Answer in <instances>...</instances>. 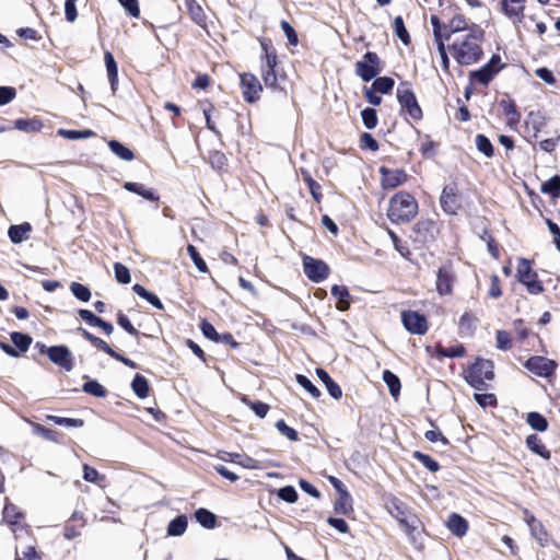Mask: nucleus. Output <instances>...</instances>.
Instances as JSON below:
<instances>
[{"mask_svg":"<svg viewBox=\"0 0 560 560\" xmlns=\"http://www.w3.org/2000/svg\"><path fill=\"white\" fill-rule=\"evenodd\" d=\"M277 495L288 502V503H294L298 500V492L292 486H285L278 490Z\"/></svg>","mask_w":560,"mask_h":560,"instance_id":"57","label":"nucleus"},{"mask_svg":"<svg viewBox=\"0 0 560 560\" xmlns=\"http://www.w3.org/2000/svg\"><path fill=\"white\" fill-rule=\"evenodd\" d=\"M108 147L114 154L124 161H131L135 158L133 152L117 140H110Z\"/></svg>","mask_w":560,"mask_h":560,"instance_id":"35","label":"nucleus"},{"mask_svg":"<svg viewBox=\"0 0 560 560\" xmlns=\"http://www.w3.org/2000/svg\"><path fill=\"white\" fill-rule=\"evenodd\" d=\"M187 253H188L189 257L191 258L192 262L195 264L196 268L200 272L208 271L207 264L205 262V260L202 259L199 252L197 250V248L194 245L187 246Z\"/></svg>","mask_w":560,"mask_h":560,"instance_id":"54","label":"nucleus"},{"mask_svg":"<svg viewBox=\"0 0 560 560\" xmlns=\"http://www.w3.org/2000/svg\"><path fill=\"white\" fill-rule=\"evenodd\" d=\"M526 446L533 453L539 455L544 459H550L551 453L548 451L542 443L541 439L537 434H530L526 438Z\"/></svg>","mask_w":560,"mask_h":560,"instance_id":"24","label":"nucleus"},{"mask_svg":"<svg viewBox=\"0 0 560 560\" xmlns=\"http://www.w3.org/2000/svg\"><path fill=\"white\" fill-rule=\"evenodd\" d=\"M383 381L387 385L389 394L394 398H397L400 394V388H401L399 377L396 374H394L392 371L384 370L383 371Z\"/></svg>","mask_w":560,"mask_h":560,"instance_id":"30","label":"nucleus"},{"mask_svg":"<svg viewBox=\"0 0 560 560\" xmlns=\"http://www.w3.org/2000/svg\"><path fill=\"white\" fill-rule=\"evenodd\" d=\"M331 295L337 300L336 308L338 311L345 312L350 307V293L347 287L332 285Z\"/></svg>","mask_w":560,"mask_h":560,"instance_id":"20","label":"nucleus"},{"mask_svg":"<svg viewBox=\"0 0 560 560\" xmlns=\"http://www.w3.org/2000/svg\"><path fill=\"white\" fill-rule=\"evenodd\" d=\"M435 231V223L432 220H419L412 226L411 237L416 243L425 244L427 242L433 240Z\"/></svg>","mask_w":560,"mask_h":560,"instance_id":"14","label":"nucleus"},{"mask_svg":"<svg viewBox=\"0 0 560 560\" xmlns=\"http://www.w3.org/2000/svg\"><path fill=\"white\" fill-rule=\"evenodd\" d=\"M475 142H476L477 149L482 154H485L487 158L493 156V145H492L491 141L489 140V138H487L485 135L479 133L476 136Z\"/></svg>","mask_w":560,"mask_h":560,"instance_id":"49","label":"nucleus"},{"mask_svg":"<svg viewBox=\"0 0 560 560\" xmlns=\"http://www.w3.org/2000/svg\"><path fill=\"white\" fill-rule=\"evenodd\" d=\"M33 431H34L35 434L40 435L45 440H48V441H51V442H55V443H59L58 436L60 434H59V432H57L55 430L48 429V428H46V427H44L42 424L36 423L33 427Z\"/></svg>","mask_w":560,"mask_h":560,"instance_id":"51","label":"nucleus"},{"mask_svg":"<svg viewBox=\"0 0 560 560\" xmlns=\"http://www.w3.org/2000/svg\"><path fill=\"white\" fill-rule=\"evenodd\" d=\"M412 456L431 472H436L440 469L439 463L435 459H433L430 455L416 451L413 452Z\"/></svg>","mask_w":560,"mask_h":560,"instance_id":"44","label":"nucleus"},{"mask_svg":"<svg viewBox=\"0 0 560 560\" xmlns=\"http://www.w3.org/2000/svg\"><path fill=\"white\" fill-rule=\"evenodd\" d=\"M120 5L132 16L138 18L140 15L138 0H118Z\"/></svg>","mask_w":560,"mask_h":560,"instance_id":"64","label":"nucleus"},{"mask_svg":"<svg viewBox=\"0 0 560 560\" xmlns=\"http://www.w3.org/2000/svg\"><path fill=\"white\" fill-rule=\"evenodd\" d=\"M361 118L366 129H374L377 126V113L372 107H366L361 112Z\"/></svg>","mask_w":560,"mask_h":560,"instance_id":"48","label":"nucleus"},{"mask_svg":"<svg viewBox=\"0 0 560 560\" xmlns=\"http://www.w3.org/2000/svg\"><path fill=\"white\" fill-rule=\"evenodd\" d=\"M14 128L23 132H37L43 128V122L36 118H20L14 121Z\"/></svg>","mask_w":560,"mask_h":560,"instance_id":"31","label":"nucleus"},{"mask_svg":"<svg viewBox=\"0 0 560 560\" xmlns=\"http://www.w3.org/2000/svg\"><path fill=\"white\" fill-rule=\"evenodd\" d=\"M493 377V363L485 359H477L465 374L466 382L477 390L487 389V381H491Z\"/></svg>","mask_w":560,"mask_h":560,"instance_id":"4","label":"nucleus"},{"mask_svg":"<svg viewBox=\"0 0 560 560\" xmlns=\"http://www.w3.org/2000/svg\"><path fill=\"white\" fill-rule=\"evenodd\" d=\"M301 175L303 176V180L306 183L308 189H310V192L312 195V197L317 201L319 202L320 201V198H322V192H320V185L314 180L311 176V174L308 173V171L304 170V168H301Z\"/></svg>","mask_w":560,"mask_h":560,"instance_id":"39","label":"nucleus"},{"mask_svg":"<svg viewBox=\"0 0 560 560\" xmlns=\"http://www.w3.org/2000/svg\"><path fill=\"white\" fill-rule=\"evenodd\" d=\"M467 27V23H466V19L464 15L462 14H457L455 15L447 25H444V28L445 30H448L447 33H450V37L455 34V33H458V32H462L464 30H466Z\"/></svg>","mask_w":560,"mask_h":560,"instance_id":"47","label":"nucleus"},{"mask_svg":"<svg viewBox=\"0 0 560 560\" xmlns=\"http://www.w3.org/2000/svg\"><path fill=\"white\" fill-rule=\"evenodd\" d=\"M525 0H501L502 11L515 24L521 23L524 18Z\"/></svg>","mask_w":560,"mask_h":560,"instance_id":"17","label":"nucleus"},{"mask_svg":"<svg viewBox=\"0 0 560 560\" xmlns=\"http://www.w3.org/2000/svg\"><path fill=\"white\" fill-rule=\"evenodd\" d=\"M298 384L302 386L313 398L320 397V390L311 382L308 377L302 374H296L295 377Z\"/></svg>","mask_w":560,"mask_h":560,"instance_id":"50","label":"nucleus"},{"mask_svg":"<svg viewBox=\"0 0 560 560\" xmlns=\"http://www.w3.org/2000/svg\"><path fill=\"white\" fill-rule=\"evenodd\" d=\"M395 85V81L389 77H378L372 83L374 91L382 94H388Z\"/></svg>","mask_w":560,"mask_h":560,"instance_id":"41","label":"nucleus"},{"mask_svg":"<svg viewBox=\"0 0 560 560\" xmlns=\"http://www.w3.org/2000/svg\"><path fill=\"white\" fill-rule=\"evenodd\" d=\"M528 425L536 431L544 432L548 429L547 419L539 412H529L526 419Z\"/></svg>","mask_w":560,"mask_h":560,"instance_id":"38","label":"nucleus"},{"mask_svg":"<svg viewBox=\"0 0 560 560\" xmlns=\"http://www.w3.org/2000/svg\"><path fill=\"white\" fill-rule=\"evenodd\" d=\"M397 100L401 110L406 112L410 118L419 121L423 117L422 109L417 101L416 94L410 89V83L401 82L397 88Z\"/></svg>","mask_w":560,"mask_h":560,"instance_id":"5","label":"nucleus"},{"mask_svg":"<svg viewBox=\"0 0 560 560\" xmlns=\"http://www.w3.org/2000/svg\"><path fill=\"white\" fill-rule=\"evenodd\" d=\"M404 327L411 334L424 335L428 331V323L424 315L415 311H404L401 313Z\"/></svg>","mask_w":560,"mask_h":560,"instance_id":"12","label":"nucleus"},{"mask_svg":"<svg viewBox=\"0 0 560 560\" xmlns=\"http://www.w3.org/2000/svg\"><path fill=\"white\" fill-rule=\"evenodd\" d=\"M264 55L260 58L261 78L265 85L270 89H277L278 79L276 72L277 52L272 47V43L268 38L259 39Z\"/></svg>","mask_w":560,"mask_h":560,"instance_id":"3","label":"nucleus"},{"mask_svg":"<svg viewBox=\"0 0 560 560\" xmlns=\"http://www.w3.org/2000/svg\"><path fill=\"white\" fill-rule=\"evenodd\" d=\"M516 279L526 287L529 294L537 295L544 291V285L538 279V275L532 269V264L526 258L518 259Z\"/></svg>","mask_w":560,"mask_h":560,"instance_id":"6","label":"nucleus"},{"mask_svg":"<svg viewBox=\"0 0 560 560\" xmlns=\"http://www.w3.org/2000/svg\"><path fill=\"white\" fill-rule=\"evenodd\" d=\"M276 428L277 430L284 436H287L290 441H298L299 440V434L298 432L289 427L284 420H278L276 422Z\"/></svg>","mask_w":560,"mask_h":560,"instance_id":"60","label":"nucleus"},{"mask_svg":"<svg viewBox=\"0 0 560 560\" xmlns=\"http://www.w3.org/2000/svg\"><path fill=\"white\" fill-rule=\"evenodd\" d=\"M438 352L441 357L445 358H460L465 354V348L463 345H457L446 348H440Z\"/></svg>","mask_w":560,"mask_h":560,"instance_id":"56","label":"nucleus"},{"mask_svg":"<svg viewBox=\"0 0 560 560\" xmlns=\"http://www.w3.org/2000/svg\"><path fill=\"white\" fill-rule=\"evenodd\" d=\"M3 520L10 524H18L22 514L18 511V508L13 504H5L3 509Z\"/></svg>","mask_w":560,"mask_h":560,"instance_id":"55","label":"nucleus"},{"mask_svg":"<svg viewBox=\"0 0 560 560\" xmlns=\"http://www.w3.org/2000/svg\"><path fill=\"white\" fill-rule=\"evenodd\" d=\"M380 172L382 174V185L386 189L396 188L407 179L402 170H388L383 166Z\"/></svg>","mask_w":560,"mask_h":560,"instance_id":"16","label":"nucleus"},{"mask_svg":"<svg viewBox=\"0 0 560 560\" xmlns=\"http://www.w3.org/2000/svg\"><path fill=\"white\" fill-rule=\"evenodd\" d=\"M418 208V201L412 195L399 191L389 200L387 217L392 223L405 224L417 215Z\"/></svg>","mask_w":560,"mask_h":560,"instance_id":"2","label":"nucleus"},{"mask_svg":"<svg viewBox=\"0 0 560 560\" xmlns=\"http://www.w3.org/2000/svg\"><path fill=\"white\" fill-rule=\"evenodd\" d=\"M187 525H188L187 516L178 515L168 523L167 535L174 536V537L182 536L186 532Z\"/></svg>","mask_w":560,"mask_h":560,"instance_id":"28","label":"nucleus"},{"mask_svg":"<svg viewBox=\"0 0 560 560\" xmlns=\"http://www.w3.org/2000/svg\"><path fill=\"white\" fill-rule=\"evenodd\" d=\"M498 72L499 69L485 65L480 69L471 71L469 78L471 81H477L482 85H488Z\"/></svg>","mask_w":560,"mask_h":560,"instance_id":"23","label":"nucleus"},{"mask_svg":"<svg viewBox=\"0 0 560 560\" xmlns=\"http://www.w3.org/2000/svg\"><path fill=\"white\" fill-rule=\"evenodd\" d=\"M131 388L138 398L144 399L149 395L150 385L143 375L136 374L131 382Z\"/></svg>","mask_w":560,"mask_h":560,"instance_id":"27","label":"nucleus"},{"mask_svg":"<svg viewBox=\"0 0 560 560\" xmlns=\"http://www.w3.org/2000/svg\"><path fill=\"white\" fill-rule=\"evenodd\" d=\"M185 5L194 22H196L198 25L205 23L203 10L196 0H185Z\"/></svg>","mask_w":560,"mask_h":560,"instance_id":"37","label":"nucleus"},{"mask_svg":"<svg viewBox=\"0 0 560 560\" xmlns=\"http://www.w3.org/2000/svg\"><path fill=\"white\" fill-rule=\"evenodd\" d=\"M70 290L79 301L88 302L91 299L90 289L82 283L72 282L70 285Z\"/></svg>","mask_w":560,"mask_h":560,"instance_id":"52","label":"nucleus"},{"mask_svg":"<svg viewBox=\"0 0 560 560\" xmlns=\"http://www.w3.org/2000/svg\"><path fill=\"white\" fill-rule=\"evenodd\" d=\"M446 524L450 532L457 537H463L467 533L468 523L457 513L451 514Z\"/></svg>","mask_w":560,"mask_h":560,"instance_id":"22","label":"nucleus"},{"mask_svg":"<svg viewBox=\"0 0 560 560\" xmlns=\"http://www.w3.org/2000/svg\"><path fill=\"white\" fill-rule=\"evenodd\" d=\"M124 188L130 192L137 194L150 201H158L159 195H156L152 189H148L144 185L140 183L126 182L124 184Z\"/></svg>","mask_w":560,"mask_h":560,"instance_id":"26","label":"nucleus"},{"mask_svg":"<svg viewBox=\"0 0 560 560\" xmlns=\"http://www.w3.org/2000/svg\"><path fill=\"white\" fill-rule=\"evenodd\" d=\"M280 27L283 31L284 35L287 36L289 44L292 46H296L299 44V37L293 26L288 21L283 20L280 22Z\"/></svg>","mask_w":560,"mask_h":560,"instance_id":"59","label":"nucleus"},{"mask_svg":"<svg viewBox=\"0 0 560 560\" xmlns=\"http://www.w3.org/2000/svg\"><path fill=\"white\" fill-rule=\"evenodd\" d=\"M525 520L529 527L532 536L537 540V542L541 547L547 546L549 542V534L545 529V526L541 524V522L536 520L534 515H530Z\"/></svg>","mask_w":560,"mask_h":560,"instance_id":"18","label":"nucleus"},{"mask_svg":"<svg viewBox=\"0 0 560 560\" xmlns=\"http://www.w3.org/2000/svg\"><path fill=\"white\" fill-rule=\"evenodd\" d=\"M11 341L21 352L27 351L32 343V337L27 334L14 331L11 334Z\"/></svg>","mask_w":560,"mask_h":560,"instance_id":"40","label":"nucleus"},{"mask_svg":"<svg viewBox=\"0 0 560 560\" xmlns=\"http://www.w3.org/2000/svg\"><path fill=\"white\" fill-rule=\"evenodd\" d=\"M454 276L447 268H440L436 275V290L441 295L451 293Z\"/></svg>","mask_w":560,"mask_h":560,"instance_id":"19","label":"nucleus"},{"mask_svg":"<svg viewBox=\"0 0 560 560\" xmlns=\"http://www.w3.org/2000/svg\"><path fill=\"white\" fill-rule=\"evenodd\" d=\"M540 191L550 195L552 198L560 197V176L553 175L547 182L541 184Z\"/></svg>","mask_w":560,"mask_h":560,"instance_id":"34","label":"nucleus"},{"mask_svg":"<svg viewBox=\"0 0 560 560\" xmlns=\"http://www.w3.org/2000/svg\"><path fill=\"white\" fill-rule=\"evenodd\" d=\"M394 30L396 36L401 40V43L408 46L411 39L401 16H396L394 19Z\"/></svg>","mask_w":560,"mask_h":560,"instance_id":"43","label":"nucleus"},{"mask_svg":"<svg viewBox=\"0 0 560 560\" xmlns=\"http://www.w3.org/2000/svg\"><path fill=\"white\" fill-rule=\"evenodd\" d=\"M226 455L229 456V459H226L225 457H222V459L230 460L232 463H236V464L241 465L242 467L248 468V469L258 468V462L248 455H241L237 453H226Z\"/></svg>","mask_w":560,"mask_h":560,"instance_id":"32","label":"nucleus"},{"mask_svg":"<svg viewBox=\"0 0 560 560\" xmlns=\"http://www.w3.org/2000/svg\"><path fill=\"white\" fill-rule=\"evenodd\" d=\"M381 68V59L374 51H368L363 55V58L355 62V73L359 75L364 82H370L373 80L380 72Z\"/></svg>","mask_w":560,"mask_h":560,"instance_id":"8","label":"nucleus"},{"mask_svg":"<svg viewBox=\"0 0 560 560\" xmlns=\"http://www.w3.org/2000/svg\"><path fill=\"white\" fill-rule=\"evenodd\" d=\"M440 205L443 211L450 215H456L462 208V197L455 183L444 186Z\"/></svg>","mask_w":560,"mask_h":560,"instance_id":"9","label":"nucleus"},{"mask_svg":"<svg viewBox=\"0 0 560 560\" xmlns=\"http://www.w3.org/2000/svg\"><path fill=\"white\" fill-rule=\"evenodd\" d=\"M524 366L537 376L549 377L553 374L557 363L548 358L535 355L529 358Z\"/></svg>","mask_w":560,"mask_h":560,"instance_id":"10","label":"nucleus"},{"mask_svg":"<svg viewBox=\"0 0 560 560\" xmlns=\"http://www.w3.org/2000/svg\"><path fill=\"white\" fill-rule=\"evenodd\" d=\"M316 374L326 386L328 394L335 399H340L342 396V390L340 386L329 376V374L320 368L316 369Z\"/></svg>","mask_w":560,"mask_h":560,"instance_id":"21","label":"nucleus"},{"mask_svg":"<svg viewBox=\"0 0 560 560\" xmlns=\"http://www.w3.org/2000/svg\"><path fill=\"white\" fill-rule=\"evenodd\" d=\"M385 508L388 511V513L399 522L404 532L408 536H411L413 530L416 529V526L409 517L410 512L408 510V506L398 498L390 495L385 501Z\"/></svg>","mask_w":560,"mask_h":560,"instance_id":"7","label":"nucleus"},{"mask_svg":"<svg viewBox=\"0 0 560 560\" xmlns=\"http://www.w3.org/2000/svg\"><path fill=\"white\" fill-rule=\"evenodd\" d=\"M58 135H60L63 138L69 139V140H80V139H88V138L93 137L94 132L89 129H85V130L59 129Z\"/></svg>","mask_w":560,"mask_h":560,"instance_id":"46","label":"nucleus"},{"mask_svg":"<svg viewBox=\"0 0 560 560\" xmlns=\"http://www.w3.org/2000/svg\"><path fill=\"white\" fill-rule=\"evenodd\" d=\"M195 518L205 528L212 529L217 526V516L207 509H198Z\"/></svg>","mask_w":560,"mask_h":560,"instance_id":"29","label":"nucleus"},{"mask_svg":"<svg viewBox=\"0 0 560 560\" xmlns=\"http://www.w3.org/2000/svg\"><path fill=\"white\" fill-rule=\"evenodd\" d=\"M114 271H115V278L119 283H121V284L130 283V281H131L130 271L125 265H122L120 262H115Z\"/></svg>","mask_w":560,"mask_h":560,"instance_id":"53","label":"nucleus"},{"mask_svg":"<svg viewBox=\"0 0 560 560\" xmlns=\"http://www.w3.org/2000/svg\"><path fill=\"white\" fill-rule=\"evenodd\" d=\"M303 268L307 278L314 282H320L329 275V268L323 260L310 256L304 257Z\"/></svg>","mask_w":560,"mask_h":560,"instance_id":"11","label":"nucleus"},{"mask_svg":"<svg viewBox=\"0 0 560 560\" xmlns=\"http://www.w3.org/2000/svg\"><path fill=\"white\" fill-rule=\"evenodd\" d=\"M47 420L54 422L57 425L68 428H81L84 424V421L82 419L66 418L58 416H47Z\"/></svg>","mask_w":560,"mask_h":560,"instance_id":"45","label":"nucleus"},{"mask_svg":"<svg viewBox=\"0 0 560 560\" xmlns=\"http://www.w3.org/2000/svg\"><path fill=\"white\" fill-rule=\"evenodd\" d=\"M483 37L482 30H474L462 37L456 38L451 45L454 59L462 66L478 62L482 55L480 43Z\"/></svg>","mask_w":560,"mask_h":560,"instance_id":"1","label":"nucleus"},{"mask_svg":"<svg viewBox=\"0 0 560 560\" xmlns=\"http://www.w3.org/2000/svg\"><path fill=\"white\" fill-rule=\"evenodd\" d=\"M49 360L66 370L67 372L73 369L72 353L67 346H51L48 349Z\"/></svg>","mask_w":560,"mask_h":560,"instance_id":"13","label":"nucleus"},{"mask_svg":"<svg viewBox=\"0 0 560 560\" xmlns=\"http://www.w3.org/2000/svg\"><path fill=\"white\" fill-rule=\"evenodd\" d=\"M361 148L369 149L373 152L378 150V143L369 132H363L360 137Z\"/></svg>","mask_w":560,"mask_h":560,"instance_id":"63","label":"nucleus"},{"mask_svg":"<svg viewBox=\"0 0 560 560\" xmlns=\"http://www.w3.org/2000/svg\"><path fill=\"white\" fill-rule=\"evenodd\" d=\"M335 512L343 515H348L352 512V498L348 491H341L339 499L335 502Z\"/></svg>","mask_w":560,"mask_h":560,"instance_id":"33","label":"nucleus"},{"mask_svg":"<svg viewBox=\"0 0 560 560\" xmlns=\"http://www.w3.org/2000/svg\"><path fill=\"white\" fill-rule=\"evenodd\" d=\"M497 348L500 350H510L512 348V340L510 334L505 330H498L495 335Z\"/></svg>","mask_w":560,"mask_h":560,"instance_id":"58","label":"nucleus"},{"mask_svg":"<svg viewBox=\"0 0 560 560\" xmlns=\"http://www.w3.org/2000/svg\"><path fill=\"white\" fill-rule=\"evenodd\" d=\"M82 390L97 398H104L107 396L106 388L96 380L86 381L82 386Z\"/></svg>","mask_w":560,"mask_h":560,"instance_id":"36","label":"nucleus"},{"mask_svg":"<svg viewBox=\"0 0 560 560\" xmlns=\"http://www.w3.org/2000/svg\"><path fill=\"white\" fill-rule=\"evenodd\" d=\"M500 107L502 108L505 116L509 117V120L512 122H518L520 114L516 110V105L514 101L511 100H501L499 102Z\"/></svg>","mask_w":560,"mask_h":560,"instance_id":"42","label":"nucleus"},{"mask_svg":"<svg viewBox=\"0 0 560 560\" xmlns=\"http://www.w3.org/2000/svg\"><path fill=\"white\" fill-rule=\"evenodd\" d=\"M241 85L245 101L254 103L259 98L261 84L258 79L252 73H244L241 75Z\"/></svg>","mask_w":560,"mask_h":560,"instance_id":"15","label":"nucleus"},{"mask_svg":"<svg viewBox=\"0 0 560 560\" xmlns=\"http://www.w3.org/2000/svg\"><path fill=\"white\" fill-rule=\"evenodd\" d=\"M32 231L30 223L11 225L8 230V235L12 243L19 244L28 238V233Z\"/></svg>","mask_w":560,"mask_h":560,"instance_id":"25","label":"nucleus"},{"mask_svg":"<svg viewBox=\"0 0 560 560\" xmlns=\"http://www.w3.org/2000/svg\"><path fill=\"white\" fill-rule=\"evenodd\" d=\"M117 323L118 325L125 329L128 334L132 335V336H137L139 334V331L133 327V325L131 324V322L129 320V318L127 317V315H125L124 313L119 312L117 314Z\"/></svg>","mask_w":560,"mask_h":560,"instance_id":"62","label":"nucleus"},{"mask_svg":"<svg viewBox=\"0 0 560 560\" xmlns=\"http://www.w3.org/2000/svg\"><path fill=\"white\" fill-rule=\"evenodd\" d=\"M83 479L88 482L98 483L104 480V476H101L95 468H92L88 464H84Z\"/></svg>","mask_w":560,"mask_h":560,"instance_id":"61","label":"nucleus"}]
</instances>
